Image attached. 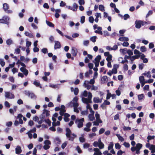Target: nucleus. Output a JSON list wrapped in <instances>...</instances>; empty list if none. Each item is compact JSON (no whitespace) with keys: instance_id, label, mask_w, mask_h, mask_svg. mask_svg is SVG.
<instances>
[{"instance_id":"bf43d9fd","label":"nucleus","mask_w":155,"mask_h":155,"mask_svg":"<svg viewBox=\"0 0 155 155\" xmlns=\"http://www.w3.org/2000/svg\"><path fill=\"white\" fill-rule=\"evenodd\" d=\"M78 3L80 5H84L85 4V2L84 0H79Z\"/></svg>"},{"instance_id":"20e7f679","label":"nucleus","mask_w":155,"mask_h":155,"mask_svg":"<svg viewBox=\"0 0 155 155\" xmlns=\"http://www.w3.org/2000/svg\"><path fill=\"white\" fill-rule=\"evenodd\" d=\"M66 136L67 138L68 139V140L72 141H73L74 140V137L72 136H71V131L70 129L68 127L66 128Z\"/></svg>"},{"instance_id":"37998d69","label":"nucleus","mask_w":155,"mask_h":155,"mask_svg":"<svg viewBox=\"0 0 155 155\" xmlns=\"http://www.w3.org/2000/svg\"><path fill=\"white\" fill-rule=\"evenodd\" d=\"M144 97V94H139L138 95V98L139 100H142Z\"/></svg>"},{"instance_id":"aec40b11","label":"nucleus","mask_w":155,"mask_h":155,"mask_svg":"<svg viewBox=\"0 0 155 155\" xmlns=\"http://www.w3.org/2000/svg\"><path fill=\"white\" fill-rule=\"evenodd\" d=\"M33 84L37 87H39L41 88H42L40 83L39 82H37V81H34L33 82Z\"/></svg>"},{"instance_id":"423d86ee","label":"nucleus","mask_w":155,"mask_h":155,"mask_svg":"<svg viewBox=\"0 0 155 155\" xmlns=\"http://www.w3.org/2000/svg\"><path fill=\"white\" fill-rule=\"evenodd\" d=\"M9 19V18L7 16H4L2 19H0V23L8 25L9 22L8 21Z\"/></svg>"},{"instance_id":"6ab92c4d","label":"nucleus","mask_w":155,"mask_h":155,"mask_svg":"<svg viewBox=\"0 0 155 155\" xmlns=\"http://www.w3.org/2000/svg\"><path fill=\"white\" fill-rule=\"evenodd\" d=\"M43 114H45L46 115V117H47L49 116L50 115L49 114V111L48 110H46L45 109H44L43 110Z\"/></svg>"},{"instance_id":"8fccbe9b","label":"nucleus","mask_w":155,"mask_h":155,"mask_svg":"<svg viewBox=\"0 0 155 155\" xmlns=\"http://www.w3.org/2000/svg\"><path fill=\"white\" fill-rule=\"evenodd\" d=\"M31 42L27 41L26 42V46L27 48H29V47L31 45Z\"/></svg>"},{"instance_id":"f3484780","label":"nucleus","mask_w":155,"mask_h":155,"mask_svg":"<svg viewBox=\"0 0 155 155\" xmlns=\"http://www.w3.org/2000/svg\"><path fill=\"white\" fill-rule=\"evenodd\" d=\"M54 142L56 145H58L59 144L61 143V140L60 138L58 137H57L54 139Z\"/></svg>"},{"instance_id":"2eb2a0df","label":"nucleus","mask_w":155,"mask_h":155,"mask_svg":"<svg viewBox=\"0 0 155 155\" xmlns=\"http://www.w3.org/2000/svg\"><path fill=\"white\" fill-rule=\"evenodd\" d=\"M124 60H122L120 63L122 64H124L125 62H128V59H130V56H127V55H125L124 56Z\"/></svg>"},{"instance_id":"9b49d317","label":"nucleus","mask_w":155,"mask_h":155,"mask_svg":"<svg viewBox=\"0 0 155 155\" xmlns=\"http://www.w3.org/2000/svg\"><path fill=\"white\" fill-rule=\"evenodd\" d=\"M70 116V115L66 113H64V119L65 122H68L69 121L70 119L68 117Z\"/></svg>"},{"instance_id":"13d9d810","label":"nucleus","mask_w":155,"mask_h":155,"mask_svg":"<svg viewBox=\"0 0 155 155\" xmlns=\"http://www.w3.org/2000/svg\"><path fill=\"white\" fill-rule=\"evenodd\" d=\"M144 91H149V86L148 85H145L143 88Z\"/></svg>"},{"instance_id":"a19ab883","label":"nucleus","mask_w":155,"mask_h":155,"mask_svg":"<svg viewBox=\"0 0 155 155\" xmlns=\"http://www.w3.org/2000/svg\"><path fill=\"white\" fill-rule=\"evenodd\" d=\"M81 114L82 115H87L88 114V110H86L84 111H82L81 112Z\"/></svg>"},{"instance_id":"49530a36","label":"nucleus","mask_w":155,"mask_h":155,"mask_svg":"<svg viewBox=\"0 0 155 155\" xmlns=\"http://www.w3.org/2000/svg\"><path fill=\"white\" fill-rule=\"evenodd\" d=\"M153 13V11L152 10H150L148 13L147 14L146 17V18L148 17L150 15H152Z\"/></svg>"},{"instance_id":"9d476101","label":"nucleus","mask_w":155,"mask_h":155,"mask_svg":"<svg viewBox=\"0 0 155 155\" xmlns=\"http://www.w3.org/2000/svg\"><path fill=\"white\" fill-rule=\"evenodd\" d=\"M141 20H137L135 22V27L138 29L140 28L141 27Z\"/></svg>"},{"instance_id":"338daca9","label":"nucleus","mask_w":155,"mask_h":155,"mask_svg":"<svg viewBox=\"0 0 155 155\" xmlns=\"http://www.w3.org/2000/svg\"><path fill=\"white\" fill-rule=\"evenodd\" d=\"M127 53L129 55V56L132 55L133 54V52L130 49L127 50Z\"/></svg>"},{"instance_id":"6e6552de","label":"nucleus","mask_w":155,"mask_h":155,"mask_svg":"<svg viewBox=\"0 0 155 155\" xmlns=\"http://www.w3.org/2000/svg\"><path fill=\"white\" fill-rule=\"evenodd\" d=\"M54 49H60L61 47V45L59 41H54Z\"/></svg>"},{"instance_id":"a18cd8bd","label":"nucleus","mask_w":155,"mask_h":155,"mask_svg":"<svg viewBox=\"0 0 155 155\" xmlns=\"http://www.w3.org/2000/svg\"><path fill=\"white\" fill-rule=\"evenodd\" d=\"M94 18L92 16H91L89 18V21L91 23H92L94 22Z\"/></svg>"},{"instance_id":"a211bd4d","label":"nucleus","mask_w":155,"mask_h":155,"mask_svg":"<svg viewBox=\"0 0 155 155\" xmlns=\"http://www.w3.org/2000/svg\"><path fill=\"white\" fill-rule=\"evenodd\" d=\"M3 8L5 11H6L9 8V6L6 3H4L3 5Z\"/></svg>"},{"instance_id":"b1692460","label":"nucleus","mask_w":155,"mask_h":155,"mask_svg":"<svg viewBox=\"0 0 155 155\" xmlns=\"http://www.w3.org/2000/svg\"><path fill=\"white\" fill-rule=\"evenodd\" d=\"M98 143L99 144H102V146L101 147H99V149H103L104 147V144L102 142L101 138H100L99 139H98Z\"/></svg>"},{"instance_id":"0e129e2a","label":"nucleus","mask_w":155,"mask_h":155,"mask_svg":"<svg viewBox=\"0 0 155 155\" xmlns=\"http://www.w3.org/2000/svg\"><path fill=\"white\" fill-rule=\"evenodd\" d=\"M90 146V144L87 143H85L84 144L83 147L84 149L87 148Z\"/></svg>"},{"instance_id":"39448f33","label":"nucleus","mask_w":155,"mask_h":155,"mask_svg":"<svg viewBox=\"0 0 155 155\" xmlns=\"http://www.w3.org/2000/svg\"><path fill=\"white\" fill-rule=\"evenodd\" d=\"M24 93L25 95L32 99L35 100L37 98V96L32 92L29 91L25 90L24 91Z\"/></svg>"},{"instance_id":"0eeeda50","label":"nucleus","mask_w":155,"mask_h":155,"mask_svg":"<svg viewBox=\"0 0 155 155\" xmlns=\"http://www.w3.org/2000/svg\"><path fill=\"white\" fill-rule=\"evenodd\" d=\"M5 96L6 98L10 99H14L15 97L14 94L9 92H6L5 93Z\"/></svg>"},{"instance_id":"6e6d98bb","label":"nucleus","mask_w":155,"mask_h":155,"mask_svg":"<svg viewBox=\"0 0 155 155\" xmlns=\"http://www.w3.org/2000/svg\"><path fill=\"white\" fill-rule=\"evenodd\" d=\"M139 80L140 82H143L144 80V78L143 76H141L139 77Z\"/></svg>"},{"instance_id":"a878e982","label":"nucleus","mask_w":155,"mask_h":155,"mask_svg":"<svg viewBox=\"0 0 155 155\" xmlns=\"http://www.w3.org/2000/svg\"><path fill=\"white\" fill-rule=\"evenodd\" d=\"M6 44L8 45H10L11 44H13L12 40L10 38L8 39L6 41Z\"/></svg>"},{"instance_id":"f03ea898","label":"nucleus","mask_w":155,"mask_h":155,"mask_svg":"<svg viewBox=\"0 0 155 155\" xmlns=\"http://www.w3.org/2000/svg\"><path fill=\"white\" fill-rule=\"evenodd\" d=\"M92 96L91 93V92H89L88 93V98L82 97L81 98L82 101L86 104H89V103H92L91 100Z\"/></svg>"},{"instance_id":"f704fd0d","label":"nucleus","mask_w":155,"mask_h":155,"mask_svg":"<svg viewBox=\"0 0 155 155\" xmlns=\"http://www.w3.org/2000/svg\"><path fill=\"white\" fill-rule=\"evenodd\" d=\"M89 40H84L83 41V45L85 46H87L89 45Z\"/></svg>"},{"instance_id":"72a5a7b5","label":"nucleus","mask_w":155,"mask_h":155,"mask_svg":"<svg viewBox=\"0 0 155 155\" xmlns=\"http://www.w3.org/2000/svg\"><path fill=\"white\" fill-rule=\"evenodd\" d=\"M99 9L102 12L104 11V7L102 5H99Z\"/></svg>"},{"instance_id":"680f3d73","label":"nucleus","mask_w":155,"mask_h":155,"mask_svg":"<svg viewBox=\"0 0 155 155\" xmlns=\"http://www.w3.org/2000/svg\"><path fill=\"white\" fill-rule=\"evenodd\" d=\"M134 53L135 54H139V55H140L141 54V53L137 49H135L134 50Z\"/></svg>"},{"instance_id":"e2e57ef3","label":"nucleus","mask_w":155,"mask_h":155,"mask_svg":"<svg viewBox=\"0 0 155 155\" xmlns=\"http://www.w3.org/2000/svg\"><path fill=\"white\" fill-rule=\"evenodd\" d=\"M88 66V67L90 69H92L93 68L94 64L92 63H89Z\"/></svg>"},{"instance_id":"4c0bfd02","label":"nucleus","mask_w":155,"mask_h":155,"mask_svg":"<svg viewBox=\"0 0 155 155\" xmlns=\"http://www.w3.org/2000/svg\"><path fill=\"white\" fill-rule=\"evenodd\" d=\"M99 98L98 97H94L93 99V101L95 103H99Z\"/></svg>"},{"instance_id":"393cba45","label":"nucleus","mask_w":155,"mask_h":155,"mask_svg":"<svg viewBox=\"0 0 155 155\" xmlns=\"http://www.w3.org/2000/svg\"><path fill=\"white\" fill-rule=\"evenodd\" d=\"M94 115V114H89L88 117L90 121H92L95 119V117Z\"/></svg>"},{"instance_id":"f8f14e48","label":"nucleus","mask_w":155,"mask_h":155,"mask_svg":"<svg viewBox=\"0 0 155 155\" xmlns=\"http://www.w3.org/2000/svg\"><path fill=\"white\" fill-rule=\"evenodd\" d=\"M84 86L85 87H86L87 89L89 90L91 89V86L88 84V81H85L84 83Z\"/></svg>"},{"instance_id":"e433bc0d","label":"nucleus","mask_w":155,"mask_h":155,"mask_svg":"<svg viewBox=\"0 0 155 155\" xmlns=\"http://www.w3.org/2000/svg\"><path fill=\"white\" fill-rule=\"evenodd\" d=\"M79 92V89L77 87H75L74 90V94L75 95H77Z\"/></svg>"},{"instance_id":"f257e3e1","label":"nucleus","mask_w":155,"mask_h":155,"mask_svg":"<svg viewBox=\"0 0 155 155\" xmlns=\"http://www.w3.org/2000/svg\"><path fill=\"white\" fill-rule=\"evenodd\" d=\"M143 145L140 143H137L135 147H132L131 148V150L132 152L136 151V153L139 154L140 153V150L142 148Z\"/></svg>"},{"instance_id":"c756f323","label":"nucleus","mask_w":155,"mask_h":155,"mask_svg":"<svg viewBox=\"0 0 155 155\" xmlns=\"http://www.w3.org/2000/svg\"><path fill=\"white\" fill-rule=\"evenodd\" d=\"M127 48H125L124 49H120V52L124 54H126V52H127Z\"/></svg>"},{"instance_id":"c03bdc74","label":"nucleus","mask_w":155,"mask_h":155,"mask_svg":"<svg viewBox=\"0 0 155 155\" xmlns=\"http://www.w3.org/2000/svg\"><path fill=\"white\" fill-rule=\"evenodd\" d=\"M44 121H45L46 123H47L48 125L49 126H50L51 125V122L49 120V119H45Z\"/></svg>"},{"instance_id":"3c124183","label":"nucleus","mask_w":155,"mask_h":155,"mask_svg":"<svg viewBox=\"0 0 155 155\" xmlns=\"http://www.w3.org/2000/svg\"><path fill=\"white\" fill-rule=\"evenodd\" d=\"M41 52L44 54H46L48 52V49L46 48H44L41 49Z\"/></svg>"},{"instance_id":"774afa93","label":"nucleus","mask_w":155,"mask_h":155,"mask_svg":"<svg viewBox=\"0 0 155 155\" xmlns=\"http://www.w3.org/2000/svg\"><path fill=\"white\" fill-rule=\"evenodd\" d=\"M76 150H77L78 153H81V152H82L81 150V149L80 147L78 146L76 148Z\"/></svg>"},{"instance_id":"c9c22d12","label":"nucleus","mask_w":155,"mask_h":155,"mask_svg":"<svg viewBox=\"0 0 155 155\" xmlns=\"http://www.w3.org/2000/svg\"><path fill=\"white\" fill-rule=\"evenodd\" d=\"M140 50L142 52H144L147 51V49L145 46H142L140 47Z\"/></svg>"},{"instance_id":"603ef678","label":"nucleus","mask_w":155,"mask_h":155,"mask_svg":"<svg viewBox=\"0 0 155 155\" xmlns=\"http://www.w3.org/2000/svg\"><path fill=\"white\" fill-rule=\"evenodd\" d=\"M121 147V146L119 143H117L115 144V147L116 149H120Z\"/></svg>"},{"instance_id":"7c9ffc66","label":"nucleus","mask_w":155,"mask_h":155,"mask_svg":"<svg viewBox=\"0 0 155 155\" xmlns=\"http://www.w3.org/2000/svg\"><path fill=\"white\" fill-rule=\"evenodd\" d=\"M97 38V37L96 36L91 37L90 38V40L92 42L94 43L96 41V39Z\"/></svg>"},{"instance_id":"dca6fc26","label":"nucleus","mask_w":155,"mask_h":155,"mask_svg":"<svg viewBox=\"0 0 155 155\" xmlns=\"http://www.w3.org/2000/svg\"><path fill=\"white\" fill-rule=\"evenodd\" d=\"M140 55H136L133 56H130V59L132 62L135 59H138L140 57Z\"/></svg>"},{"instance_id":"09e8293b","label":"nucleus","mask_w":155,"mask_h":155,"mask_svg":"<svg viewBox=\"0 0 155 155\" xmlns=\"http://www.w3.org/2000/svg\"><path fill=\"white\" fill-rule=\"evenodd\" d=\"M124 131L126 130H131V128L130 127H126L125 126H124L122 127Z\"/></svg>"},{"instance_id":"ea45409f","label":"nucleus","mask_w":155,"mask_h":155,"mask_svg":"<svg viewBox=\"0 0 155 155\" xmlns=\"http://www.w3.org/2000/svg\"><path fill=\"white\" fill-rule=\"evenodd\" d=\"M73 8L74 9V11H76L77 10V9L78 7V5L75 3H74L73 4Z\"/></svg>"},{"instance_id":"2f4dec72","label":"nucleus","mask_w":155,"mask_h":155,"mask_svg":"<svg viewBox=\"0 0 155 155\" xmlns=\"http://www.w3.org/2000/svg\"><path fill=\"white\" fill-rule=\"evenodd\" d=\"M114 146V144L113 142H110V144L109 145V146L108 147V150H110L111 149H113V147Z\"/></svg>"},{"instance_id":"5fc2aeb1","label":"nucleus","mask_w":155,"mask_h":155,"mask_svg":"<svg viewBox=\"0 0 155 155\" xmlns=\"http://www.w3.org/2000/svg\"><path fill=\"white\" fill-rule=\"evenodd\" d=\"M0 64L2 67L5 66V62L4 61L3 59H0Z\"/></svg>"},{"instance_id":"1a4fd4ad","label":"nucleus","mask_w":155,"mask_h":155,"mask_svg":"<svg viewBox=\"0 0 155 155\" xmlns=\"http://www.w3.org/2000/svg\"><path fill=\"white\" fill-rule=\"evenodd\" d=\"M78 51L77 49L75 47H72L71 49V53L75 57L77 54Z\"/></svg>"},{"instance_id":"864d4df0","label":"nucleus","mask_w":155,"mask_h":155,"mask_svg":"<svg viewBox=\"0 0 155 155\" xmlns=\"http://www.w3.org/2000/svg\"><path fill=\"white\" fill-rule=\"evenodd\" d=\"M85 17L84 16H83L81 17L80 22L81 24H83L85 21Z\"/></svg>"},{"instance_id":"7ed1b4c3","label":"nucleus","mask_w":155,"mask_h":155,"mask_svg":"<svg viewBox=\"0 0 155 155\" xmlns=\"http://www.w3.org/2000/svg\"><path fill=\"white\" fill-rule=\"evenodd\" d=\"M84 121V118L81 119L77 118L75 120V123L77 124V127L80 128L83 127Z\"/></svg>"},{"instance_id":"5701e85b","label":"nucleus","mask_w":155,"mask_h":155,"mask_svg":"<svg viewBox=\"0 0 155 155\" xmlns=\"http://www.w3.org/2000/svg\"><path fill=\"white\" fill-rule=\"evenodd\" d=\"M46 22L47 25L49 26L50 27H52V28H54V25L52 23L47 20L46 21Z\"/></svg>"},{"instance_id":"4d7b16f0","label":"nucleus","mask_w":155,"mask_h":155,"mask_svg":"<svg viewBox=\"0 0 155 155\" xmlns=\"http://www.w3.org/2000/svg\"><path fill=\"white\" fill-rule=\"evenodd\" d=\"M123 17H124V20H126L128 18H129L130 17L129 15L128 14H125L124 15V16H123Z\"/></svg>"},{"instance_id":"c85d7f7f","label":"nucleus","mask_w":155,"mask_h":155,"mask_svg":"<svg viewBox=\"0 0 155 155\" xmlns=\"http://www.w3.org/2000/svg\"><path fill=\"white\" fill-rule=\"evenodd\" d=\"M155 138V136L153 135L152 136H151L150 135H148L147 137V142H149V140H151L154 139Z\"/></svg>"},{"instance_id":"bb28decb","label":"nucleus","mask_w":155,"mask_h":155,"mask_svg":"<svg viewBox=\"0 0 155 155\" xmlns=\"http://www.w3.org/2000/svg\"><path fill=\"white\" fill-rule=\"evenodd\" d=\"M116 135L120 141L121 142H123L124 141V139L122 136H121L120 134H116Z\"/></svg>"},{"instance_id":"de8ad7c7","label":"nucleus","mask_w":155,"mask_h":155,"mask_svg":"<svg viewBox=\"0 0 155 155\" xmlns=\"http://www.w3.org/2000/svg\"><path fill=\"white\" fill-rule=\"evenodd\" d=\"M112 59V56L111 54L108 56L106 60L107 61H110Z\"/></svg>"},{"instance_id":"cd10ccee","label":"nucleus","mask_w":155,"mask_h":155,"mask_svg":"<svg viewBox=\"0 0 155 155\" xmlns=\"http://www.w3.org/2000/svg\"><path fill=\"white\" fill-rule=\"evenodd\" d=\"M101 58V56L100 55H98L95 58L94 61L95 62H99Z\"/></svg>"},{"instance_id":"69168bd1","label":"nucleus","mask_w":155,"mask_h":155,"mask_svg":"<svg viewBox=\"0 0 155 155\" xmlns=\"http://www.w3.org/2000/svg\"><path fill=\"white\" fill-rule=\"evenodd\" d=\"M73 101H71L68 103L67 106L68 107H73Z\"/></svg>"},{"instance_id":"79ce46f5","label":"nucleus","mask_w":155,"mask_h":155,"mask_svg":"<svg viewBox=\"0 0 155 155\" xmlns=\"http://www.w3.org/2000/svg\"><path fill=\"white\" fill-rule=\"evenodd\" d=\"M49 39L50 42V43H52L54 41V38L53 36L51 35L49 37Z\"/></svg>"},{"instance_id":"ddd939ff","label":"nucleus","mask_w":155,"mask_h":155,"mask_svg":"<svg viewBox=\"0 0 155 155\" xmlns=\"http://www.w3.org/2000/svg\"><path fill=\"white\" fill-rule=\"evenodd\" d=\"M22 152L21 148L19 146H17L15 148V153L17 154H19Z\"/></svg>"},{"instance_id":"4468645a","label":"nucleus","mask_w":155,"mask_h":155,"mask_svg":"<svg viewBox=\"0 0 155 155\" xmlns=\"http://www.w3.org/2000/svg\"><path fill=\"white\" fill-rule=\"evenodd\" d=\"M118 40L121 41H129V39L127 37H120L118 39Z\"/></svg>"},{"instance_id":"052dcab7","label":"nucleus","mask_w":155,"mask_h":155,"mask_svg":"<svg viewBox=\"0 0 155 155\" xmlns=\"http://www.w3.org/2000/svg\"><path fill=\"white\" fill-rule=\"evenodd\" d=\"M66 111V110H60V111L59 112V114L61 116H62L64 115V113Z\"/></svg>"},{"instance_id":"412c9836","label":"nucleus","mask_w":155,"mask_h":155,"mask_svg":"<svg viewBox=\"0 0 155 155\" xmlns=\"http://www.w3.org/2000/svg\"><path fill=\"white\" fill-rule=\"evenodd\" d=\"M25 35L26 36H28L30 38H33L34 37L33 35L32 34L30 33H29L28 31L25 32Z\"/></svg>"},{"instance_id":"473e14b6","label":"nucleus","mask_w":155,"mask_h":155,"mask_svg":"<svg viewBox=\"0 0 155 155\" xmlns=\"http://www.w3.org/2000/svg\"><path fill=\"white\" fill-rule=\"evenodd\" d=\"M88 93L86 91H84L81 94V96H83L84 97H86L87 96Z\"/></svg>"},{"instance_id":"58836bf2","label":"nucleus","mask_w":155,"mask_h":155,"mask_svg":"<svg viewBox=\"0 0 155 155\" xmlns=\"http://www.w3.org/2000/svg\"><path fill=\"white\" fill-rule=\"evenodd\" d=\"M44 144L46 145H49L51 144V142L48 140H46L44 142Z\"/></svg>"},{"instance_id":"4be33fe9","label":"nucleus","mask_w":155,"mask_h":155,"mask_svg":"<svg viewBox=\"0 0 155 155\" xmlns=\"http://www.w3.org/2000/svg\"><path fill=\"white\" fill-rule=\"evenodd\" d=\"M107 79V77L106 76H103L101 79V83L102 84H104L105 83L106 80Z\"/></svg>"}]
</instances>
